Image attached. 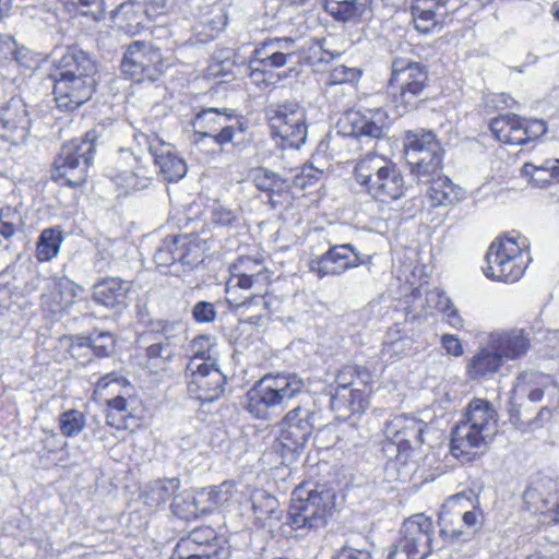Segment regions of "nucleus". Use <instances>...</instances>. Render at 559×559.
I'll use <instances>...</instances> for the list:
<instances>
[{"label": "nucleus", "instance_id": "28", "mask_svg": "<svg viewBox=\"0 0 559 559\" xmlns=\"http://www.w3.org/2000/svg\"><path fill=\"white\" fill-rule=\"evenodd\" d=\"M404 178L392 160L380 174V177L377 178V182L369 186L368 191L372 198L381 202H391L397 200L404 195Z\"/></svg>", "mask_w": 559, "mask_h": 559}, {"label": "nucleus", "instance_id": "33", "mask_svg": "<svg viewBox=\"0 0 559 559\" xmlns=\"http://www.w3.org/2000/svg\"><path fill=\"white\" fill-rule=\"evenodd\" d=\"M557 490L558 485L552 478L540 476L525 490L523 499L532 512L543 513Z\"/></svg>", "mask_w": 559, "mask_h": 559}, {"label": "nucleus", "instance_id": "62", "mask_svg": "<svg viewBox=\"0 0 559 559\" xmlns=\"http://www.w3.org/2000/svg\"><path fill=\"white\" fill-rule=\"evenodd\" d=\"M14 49L12 51L13 59L26 69H35L40 59L39 57L24 46H17L13 40Z\"/></svg>", "mask_w": 559, "mask_h": 559}, {"label": "nucleus", "instance_id": "60", "mask_svg": "<svg viewBox=\"0 0 559 559\" xmlns=\"http://www.w3.org/2000/svg\"><path fill=\"white\" fill-rule=\"evenodd\" d=\"M360 78V71L357 68H349L344 64H337L330 71L329 82L331 84L356 83Z\"/></svg>", "mask_w": 559, "mask_h": 559}, {"label": "nucleus", "instance_id": "35", "mask_svg": "<svg viewBox=\"0 0 559 559\" xmlns=\"http://www.w3.org/2000/svg\"><path fill=\"white\" fill-rule=\"evenodd\" d=\"M391 160L385 156L377 153L366 154L360 157L355 166L354 174L356 181L366 187L367 192L369 186L377 182V178L388 167Z\"/></svg>", "mask_w": 559, "mask_h": 559}, {"label": "nucleus", "instance_id": "9", "mask_svg": "<svg viewBox=\"0 0 559 559\" xmlns=\"http://www.w3.org/2000/svg\"><path fill=\"white\" fill-rule=\"evenodd\" d=\"M471 506V500L462 493L450 497L440 511V534L449 539H457L468 530L478 531L481 527L483 513L477 508L468 509Z\"/></svg>", "mask_w": 559, "mask_h": 559}, {"label": "nucleus", "instance_id": "58", "mask_svg": "<svg viewBox=\"0 0 559 559\" xmlns=\"http://www.w3.org/2000/svg\"><path fill=\"white\" fill-rule=\"evenodd\" d=\"M111 19L119 23L134 21L136 25L143 22L135 0H128L119 4L118 8L111 11Z\"/></svg>", "mask_w": 559, "mask_h": 559}, {"label": "nucleus", "instance_id": "64", "mask_svg": "<svg viewBox=\"0 0 559 559\" xmlns=\"http://www.w3.org/2000/svg\"><path fill=\"white\" fill-rule=\"evenodd\" d=\"M426 300L429 308L436 309L442 313L447 312L454 306L449 297L440 290L429 292L426 296Z\"/></svg>", "mask_w": 559, "mask_h": 559}, {"label": "nucleus", "instance_id": "1", "mask_svg": "<svg viewBox=\"0 0 559 559\" xmlns=\"http://www.w3.org/2000/svg\"><path fill=\"white\" fill-rule=\"evenodd\" d=\"M498 415L486 400L474 399L469 402L464 419L452 431L451 451L454 456L473 454L485 448L497 431Z\"/></svg>", "mask_w": 559, "mask_h": 559}, {"label": "nucleus", "instance_id": "7", "mask_svg": "<svg viewBox=\"0 0 559 559\" xmlns=\"http://www.w3.org/2000/svg\"><path fill=\"white\" fill-rule=\"evenodd\" d=\"M273 134L281 140L283 147L298 148L307 139L308 124L306 109L297 102L286 100L269 109Z\"/></svg>", "mask_w": 559, "mask_h": 559}, {"label": "nucleus", "instance_id": "51", "mask_svg": "<svg viewBox=\"0 0 559 559\" xmlns=\"http://www.w3.org/2000/svg\"><path fill=\"white\" fill-rule=\"evenodd\" d=\"M68 10L84 16H90L94 21H100L105 16V0H63Z\"/></svg>", "mask_w": 559, "mask_h": 559}, {"label": "nucleus", "instance_id": "45", "mask_svg": "<svg viewBox=\"0 0 559 559\" xmlns=\"http://www.w3.org/2000/svg\"><path fill=\"white\" fill-rule=\"evenodd\" d=\"M66 69L60 74L92 78L95 71L93 60L82 50H71L62 59Z\"/></svg>", "mask_w": 559, "mask_h": 559}, {"label": "nucleus", "instance_id": "56", "mask_svg": "<svg viewBox=\"0 0 559 559\" xmlns=\"http://www.w3.org/2000/svg\"><path fill=\"white\" fill-rule=\"evenodd\" d=\"M323 176V170L312 164L304 165L299 171L294 176L293 187L300 190H306L314 186Z\"/></svg>", "mask_w": 559, "mask_h": 559}, {"label": "nucleus", "instance_id": "43", "mask_svg": "<svg viewBox=\"0 0 559 559\" xmlns=\"http://www.w3.org/2000/svg\"><path fill=\"white\" fill-rule=\"evenodd\" d=\"M180 487L178 478L158 479L151 483L144 490L143 497L145 503L151 508H158L164 504L169 498L177 495Z\"/></svg>", "mask_w": 559, "mask_h": 559}, {"label": "nucleus", "instance_id": "21", "mask_svg": "<svg viewBox=\"0 0 559 559\" xmlns=\"http://www.w3.org/2000/svg\"><path fill=\"white\" fill-rule=\"evenodd\" d=\"M426 425L415 417L396 415L391 418L384 427V435L396 444L399 456L405 455L407 451L423 444V432Z\"/></svg>", "mask_w": 559, "mask_h": 559}, {"label": "nucleus", "instance_id": "61", "mask_svg": "<svg viewBox=\"0 0 559 559\" xmlns=\"http://www.w3.org/2000/svg\"><path fill=\"white\" fill-rule=\"evenodd\" d=\"M148 368H164L166 361L171 357L167 345L155 343L146 348Z\"/></svg>", "mask_w": 559, "mask_h": 559}, {"label": "nucleus", "instance_id": "53", "mask_svg": "<svg viewBox=\"0 0 559 559\" xmlns=\"http://www.w3.org/2000/svg\"><path fill=\"white\" fill-rule=\"evenodd\" d=\"M193 489H186L177 492L171 503V509L175 515L185 520H192L198 518V511L194 503Z\"/></svg>", "mask_w": 559, "mask_h": 559}, {"label": "nucleus", "instance_id": "14", "mask_svg": "<svg viewBox=\"0 0 559 559\" xmlns=\"http://www.w3.org/2000/svg\"><path fill=\"white\" fill-rule=\"evenodd\" d=\"M121 68L123 73L134 81H155L163 73L165 64L159 50L151 45L134 41L129 46Z\"/></svg>", "mask_w": 559, "mask_h": 559}, {"label": "nucleus", "instance_id": "32", "mask_svg": "<svg viewBox=\"0 0 559 559\" xmlns=\"http://www.w3.org/2000/svg\"><path fill=\"white\" fill-rule=\"evenodd\" d=\"M371 391L368 388H348L331 392V407L342 414L362 413L369 404Z\"/></svg>", "mask_w": 559, "mask_h": 559}, {"label": "nucleus", "instance_id": "22", "mask_svg": "<svg viewBox=\"0 0 559 559\" xmlns=\"http://www.w3.org/2000/svg\"><path fill=\"white\" fill-rule=\"evenodd\" d=\"M93 90V78L73 76L72 73L59 74L53 85L56 103L64 110L80 107L92 96Z\"/></svg>", "mask_w": 559, "mask_h": 559}, {"label": "nucleus", "instance_id": "37", "mask_svg": "<svg viewBox=\"0 0 559 559\" xmlns=\"http://www.w3.org/2000/svg\"><path fill=\"white\" fill-rule=\"evenodd\" d=\"M522 174L539 188L559 182V158H547L538 163L527 162Z\"/></svg>", "mask_w": 559, "mask_h": 559}, {"label": "nucleus", "instance_id": "13", "mask_svg": "<svg viewBox=\"0 0 559 559\" xmlns=\"http://www.w3.org/2000/svg\"><path fill=\"white\" fill-rule=\"evenodd\" d=\"M489 129L496 140L510 145H522L542 136L547 131L543 120L522 119L516 115L493 118L489 123Z\"/></svg>", "mask_w": 559, "mask_h": 559}, {"label": "nucleus", "instance_id": "16", "mask_svg": "<svg viewBox=\"0 0 559 559\" xmlns=\"http://www.w3.org/2000/svg\"><path fill=\"white\" fill-rule=\"evenodd\" d=\"M187 370L190 371L188 391L195 399L212 402L223 394L226 379L215 361L197 364L190 360Z\"/></svg>", "mask_w": 559, "mask_h": 559}, {"label": "nucleus", "instance_id": "4", "mask_svg": "<svg viewBox=\"0 0 559 559\" xmlns=\"http://www.w3.org/2000/svg\"><path fill=\"white\" fill-rule=\"evenodd\" d=\"M426 81L427 73L419 63H405L400 59L392 62L389 94L391 102L401 115L416 107L417 98L423 93Z\"/></svg>", "mask_w": 559, "mask_h": 559}, {"label": "nucleus", "instance_id": "27", "mask_svg": "<svg viewBox=\"0 0 559 559\" xmlns=\"http://www.w3.org/2000/svg\"><path fill=\"white\" fill-rule=\"evenodd\" d=\"M428 151H414L408 152V157H405L411 167V171L419 178L431 177L441 169L442 164V148L436 136L427 138Z\"/></svg>", "mask_w": 559, "mask_h": 559}, {"label": "nucleus", "instance_id": "5", "mask_svg": "<svg viewBox=\"0 0 559 559\" xmlns=\"http://www.w3.org/2000/svg\"><path fill=\"white\" fill-rule=\"evenodd\" d=\"M94 140V132H87L84 138L66 143L53 163L51 177L55 180H64L69 186L84 182L86 168L93 159Z\"/></svg>", "mask_w": 559, "mask_h": 559}, {"label": "nucleus", "instance_id": "39", "mask_svg": "<svg viewBox=\"0 0 559 559\" xmlns=\"http://www.w3.org/2000/svg\"><path fill=\"white\" fill-rule=\"evenodd\" d=\"M429 186L426 198L433 207L445 206L455 203L461 199L462 191L447 177H437L428 180Z\"/></svg>", "mask_w": 559, "mask_h": 559}, {"label": "nucleus", "instance_id": "30", "mask_svg": "<svg viewBox=\"0 0 559 559\" xmlns=\"http://www.w3.org/2000/svg\"><path fill=\"white\" fill-rule=\"evenodd\" d=\"M233 116V110L221 111L216 108H207L199 112L192 121L193 143L198 146L203 145L205 139L217 132Z\"/></svg>", "mask_w": 559, "mask_h": 559}, {"label": "nucleus", "instance_id": "17", "mask_svg": "<svg viewBox=\"0 0 559 559\" xmlns=\"http://www.w3.org/2000/svg\"><path fill=\"white\" fill-rule=\"evenodd\" d=\"M111 181L126 193L146 188L152 173L142 159L128 150H121L109 175Z\"/></svg>", "mask_w": 559, "mask_h": 559}, {"label": "nucleus", "instance_id": "29", "mask_svg": "<svg viewBox=\"0 0 559 559\" xmlns=\"http://www.w3.org/2000/svg\"><path fill=\"white\" fill-rule=\"evenodd\" d=\"M48 288L49 293L44 295L43 298L55 312L69 309L83 292L81 286L67 277L51 278Z\"/></svg>", "mask_w": 559, "mask_h": 559}, {"label": "nucleus", "instance_id": "40", "mask_svg": "<svg viewBox=\"0 0 559 559\" xmlns=\"http://www.w3.org/2000/svg\"><path fill=\"white\" fill-rule=\"evenodd\" d=\"M252 512L261 525L265 526L277 522L282 518L277 499L264 490H254L251 495Z\"/></svg>", "mask_w": 559, "mask_h": 559}, {"label": "nucleus", "instance_id": "31", "mask_svg": "<svg viewBox=\"0 0 559 559\" xmlns=\"http://www.w3.org/2000/svg\"><path fill=\"white\" fill-rule=\"evenodd\" d=\"M502 365L500 356L486 342V346L466 361L465 371L471 380H481L497 373Z\"/></svg>", "mask_w": 559, "mask_h": 559}, {"label": "nucleus", "instance_id": "6", "mask_svg": "<svg viewBox=\"0 0 559 559\" xmlns=\"http://www.w3.org/2000/svg\"><path fill=\"white\" fill-rule=\"evenodd\" d=\"M433 522L424 513L406 519L401 527V538L388 559H426L431 554Z\"/></svg>", "mask_w": 559, "mask_h": 559}, {"label": "nucleus", "instance_id": "46", "mask_svg": "<svg viewBox=\"0 0 559 559\" xmlns=\"http://www.w3.org/2000/svg\"><path fill=\"white\" fill-rule=\"evenodd\" d=\"M62 242L61 231L56 228L44 229L39 236L36 257L39 261H50L58 255Z\"/></svg>", "mask_w": 559, "mask_h": 559}, {"label": "nucleus", "instance_id": "41", "mask_svg": "<svg viewBox=\"0 0 559 559\" xmlns=\"http://www.w3.org/2000/svg\"><path fill=\"white\" fill-rule=\"evenodd\" d=\"M356 380H358L365 388H368L369 391H372L373 381L371 372L365 367L346 365L337 371L332 386V392H335V390L354 388Z\"/></svg>", "mask_w": 559, "mask_h": 559}, {"label": "nucleus", "instance_id": "63", "mask_svg": "<svg viewBox=\"0 0 559 559\" xmlns=\"http://www.w3.org/2000/svg\"><path fill=\"white\" fill-rule=\"evenodd\" d=\"M193 493L194 496H191V498L194 499L198 516L215 510L210 487L203 489H193Z\"/></svg>", "mask_w": 559, "mask_h": 559}, {"label": "nucleus", "instance_id": "44", "mask_svg": "<svg viewBox=\"0 0 559 559\" xmlns=\"http://www.w3.org/2000/svg\"><path fill=\"white\" fill-rule=\"evenodd\" d=\"M250 176L259 190L270 194L280 195L288 189L287 180L270 169L259 167L253 169Z\"/></svg>", "mask_w": 559, "mask_h": 559}, {"label": "nucleus", "instance_id": "24", "mask_svg": "<svg viewBox=\"0 0 559 559\" xmlns=\"http://www.w3.org/2000/svg\"><path fill=\"white\" fill-rule=\"evenodd\" d=\"M362 260L350 245L332 247L319 260L311 262V270L323 277L340 275L345 271L358 266Z\"/></svg>", "mask_w": 559, "mask_h": 559}, {"label": "nucleus", "instance_id": "50", "mask_svg": "<svg viewBox=\"0 0 559 559\" xmlns=\"http://www.w3.org/2000/svg\"><path fill=\"white\" fill-rule=\"evenodd\" d=\"M214 509L226 507L231 502L241 503L243 491H239L238 485L234 481H224L219 486L210 487Z\"/></svg>", "mask_w": 559, "mask_h": 559}, {"label": "nucleus", "instance_id": "49", "mask_svg": "<svg viewBox=\"0 0 559 559\" xmlns=\"http://www.w3.org/2000/svg\"><path fill=\"white\" fill-rule=\"evenodd\" d=\"M177 241L178 262L182 265L191 267L203 260V249L197 241L186 236L177 237Z\"/></svg>", "mask_w": 559, "mask_h": 559}, {"label": "nucleus", "instance_id": "15", "mask_svg": "<svg viewBox=\"0 0 559 559\" xmlns=\"http://www.w3.org/2000/svg\"><path fill=\"white\" fill-rule=\"evenodd\" d=\"M226 301L239 311L250 324L263 325L271 314L278 309L282 300L270 292V287L262 292L239 290L236 300L226 298Z\"/></svg>", "mask_w": 559, "mask_h": 559}, {"label": "nucleus", "instance_id": "20", "mask_svg": "<svg viewBox=\"0 0 559 559\" xmlns=\"http://www.w3.org/2000/svg\"><path fill=\"white\" fill-rule=\"evenodd\" d=\"M211 528L193 530L186 538H181L176 546L171 559H229L230 551L226 546L207 543L214 538Z\"/></svg>", "mask_w": 559, "mask_h": 559}, {"label": "nucleus", "instance_id": "3", "mask_svg": "<svg viewBox=\"0 0 559 559\" xmlns=\"http://www.w3.org/2000/svg\"><path fill=\"white\" fill-rule=\"evenodd\" d=\"M304 388V380L296 373L266 374L247 393L246 407L254 417L263 418L270 407L294 399Z\"/></svg>", "mask_w": 559, "mask_h": 559}, {"label": "nucleus", "instance_id": "25", "mask_svg": "<svg viewBox=\"0 0 559 559\" xmlns=\"http://www.w3.org/2000/svg\"><path fill=\"white\" fill-rule=\"evenodd\" d=\"M297 50L293 38L275 37L263 41L253 53L255 61L264 68H282L287 64Z\"/></svg>", "mask_w": 559, "mask_h": 559}, {"label": "nucleus", "instance_id": "8", "mask_svg": "<svg viewBox=\"0 0 559 559\" xmlns=\"http://www.w3.org/2000/svg\"><path fill=\"white\" fill-rule=\"evenodd\" d=\"M546 402V407L559 406V384L544 372L527 370L519 373L514 380L510 402L522 407L525 402Z\"/></svg>", "mask_w": 559, "mask_h": 559}, {"label": "nucleus", "instance_id": "52", "mask_svg": "<svg viewBox=\"0 0 559 559\" xmlns=\"http://www.w3.org/2000/svg\"><path fill=\"white\" fill-rule=\"evenodd\" d=\"M214 347L215 343L213 338L209 335H199L191 341L190 352L191 359L195 360L197 364L202 362H216V358L214 356Z\"/></svg>", "mask_w": 559, "mask_h": 559}, {"label": "nucleus", "instance_id": "47", "mask_svg": "<svg viewBox=\"0 0 559 559\" xmlns=\"http://www.w3.org/2000/svg\"><path fill=\"white\" fill-rule=\"evenodd\" d=\"M112 345V337L109 333L100 332L94 337H76L70 345V353L75 356V352L80 348L93 349L97 356L108 354L109 347Z\"/></svg>", "mask_w": 559, "mask_h": 559}, {"label": "nucleus", "instance_id": "42", "mask_svg": "<svg viewBox=\"0 0 559 559\" xmlns=\"http://www.w3.org/2000/svg\"><path fill=\"white\" fill-rule=\"evenodd\" d=\"M408 350L409 341L402 330L399 328L389 329L380 350L381 358L394 362L406 356Z\"/></svg>", "mask_w": 559, "mask_h": 559}, {"label": "nucleus", "instance_id": "18", "mask_svg": "<svg viewBox=\"0 0 559 559\" xmlns=\"http://www.w3.org/2000/svg\"><path fill=\"white\" fill-rule=\"evenodd\" d=\"M343 131L355 138H383L390 128V117L382 108L347 111L340 121Z\"/></svg>", "mask_w": 559, "mask_h": 559}, {"label": "nucleus", "instance_id": "23", "mask_svg": "<svg viewBox=\"0 0 559 559\" xmlns=\"http://www.w3.org/2000/svg\"><path fill=\"white\" fill-rule=\"evenodd\" d=\"M487 342L502 361L520 359L531 349L530 333L523 329L492 331L488 334Z\"/></svg>", "mask_w": 559, "mask_h": 559}, {"label": "nucleus", "instance_id": "36", "mask_svg": "<svg viewBox=\"0 0 559 559\" xmlns=\"http://www.w3.org/2000/svg\"><path fill=\"white\" fill-rule=\"evenodd\" d=\"M309 436L305 435L300 429L282 420L281 433L277 438V451L283 461L288 463L295 461L296 456L305 448Z\"/></svg>", "mask_w": 559, "mask_h": 559}, {"label": "nucleus", "instance_id": "54", "mask_svg": "<svg viewBox=\"0 0 559 559\" xmlns=\"http://www.w3.org/2000/svg\"><path fill=\"white\" fill-rule=\"evenodd\" d=\"M313 412L304 406H297L290 409L283 421L289 424L290 426H295L297 429H300L305 435L311 436L313 431Z\"/></svg>", "mask_w": 559, "mask_h": 559}, {"label": "nucleus", "instance_id": "34", "mask_svg": "<svg viewBox=\"0 0 559 559\" xmlns=\"http://www.w3.org/2000/svg\"><path fill=\"white\" fill-rule=\"evenodd\" d=\"M0 122L4 130L3 138H23L28 128L25 106L19 100L10 102L1 114Z\"/></svg>", "mask_w": 559, "mask_h": 559}, {"label": "nucleus", "instance_id": "12", "mask_svg": "<svg viewBox=\"0 0 559 559\" xmlns=\"http://www.w3.org/2000/svg\"><path fill=\"white\" fill-rule=\"evenodd\" d=\"M106 391L115 395L107 400V424L117 428H126V425L116 423L115 412L120 414L121 419L133 416L134 404L136 403V399L131 396L133 386L126 378L117 373H108L102 377L95 386V393L97 394L102 395Z\"/></svg>", "mask_w": 559, "mask_h": 559}, {"label": "nucleus", "instance_id": "2", "mask_svg": "<svg viewBox=\"0 0 559 559\" xmlns=\"http://www.w3.org/2000/svg\"><path fill=\"white\" fill-rule=\"evenodd\" d=\"M531 262L526 238L507 236L495 240L486 253V277L499 282L519 281Z\"/></svg>", "mask_w": 559, "mask_h": 559}, {"label": "nucleus", "instance_id": "57", "mask_svg": "<svg viewBox=\"0 0 559 559\" xmlns=\"http://www.w3.org/2000/svg\"><path fill=\"white\" fill-rule=\"evenodd\" d=\"M177 237L168 236L164 239L163 245L156 250L154 261L157 266H167L178 261L177 257Z\"/></svg>", "mask_w": 559, "mask_h": 559}, {"label": "nucleus", "instance_id": "26", "mask_svg": "<svg viewBox=\"0 0 559 559\" xmlns=\"http://www.w3.org/2000/svg\"><path fill=\"white\" fill-rule=\"evenodd\" d=\"M131 283L118 277H107L94 285L93 300L110 309L126 308Z\"/></svg>", "mask_w": 559, "mask_h": 559}, {"label": "nucleus", "instance_id": "38", "mask_svg": "<svg viewBox=\"0 0 559 559\" xmlns=\"http://www.w3.org/2000/svg\"><path fill=\"white\" fill-rule=\"evenodd\" d=\"M448 15L447 4H421L412 5V16L415 28L423 33H429L439 24L444 22Z\"/></svg>", "mask_w": 559, "mask_h": 559}, {"label": "nucleus", "instance_id": "59", "mask_svg": "<svg viewBox=\"0 0 559 559\" xmlns=\"http://www.w3.org/2000/svg\"><path fill=\"white\" fill-rule=\"evenodd\" d=\"M428 136H436L432 132L430 131H419V132H413V131H408L405 135V141H404V152H405V157H408V152L412 151V148L414 151H428V147L430 146V144H428Z\"/></svg>", "mask_w": 559, "mask_h": 559}, {"label": "nucleus", "instance_id": "19", "mask_svg": "<svg viewBox=\"0 0 559 559\" xmlns=\"http://www.w3.org/2000/svg\"><path fill=\"white\" fill-rule=\"evenodd\" d=\"M135 140L140 146L145 145L147 147L164 180L173 182L186 176L187 164L176 153L171 144L162 141L157 136L150 138L144 133L136 134Z\"/></svg>", "mask_w": 559, "mask_h": 559}, {"label": "nucleus", "instance_id": "11", "mask_svg": "<svg viewBox=\"0 0 559 559\" xmlns=\"http://www.w3.org/2000/svg\"><path fill=\"white\" fill-rule=\"evenodd\" d=\"M290 506V516L297 527H317L324 524L334 509V492L329 489H316L301 497L295 493Z\"/></svg>", "mask_w": 559, "mask_h": 559}, {"label": "nucleus", "instance_id": "48", "mask_svg": "<svg viewBox=\"0 0 559 559\" xmlns=\"http://www.w3.org/2000/svg\"><path fill=\"white\" fill-rule=\"evenodd\" d=\"M60 432L67 438L79 436L86 426V417L83 412L68 409L58 417Z\"/></svg>", "mask_w": 559, "mask_h": 559}, {"label": "nucleus", "instance_id": "10", "mask_svg": "<svg viewBox=\"0 0 559 559\" xmlns=\"http://www.w3.org/2000/svg\"><path fill=\"white\" fill-rule=\"evenodd\" d=\"M271 285V272L263 260L252 257H240L230 266V276L226 282V298L236 300L239 290L262 292Z\"/></svg>", "mask_w": 559, "mask_h": 559}, {"label": "nucleus", "instance_id": "55", "mask_svg": "<svg viewBox=\"0 0 559 559\" xmlns=\"http://www.w3.org/2000/svg\"><path fill=\"white\" fill-rule=\"evenodd\" d=\"M325 11L338 21H348L356 16L357 0H324Z\"/></svg>", "mask_w": 559, "mask_h": 559}]
</instances>
